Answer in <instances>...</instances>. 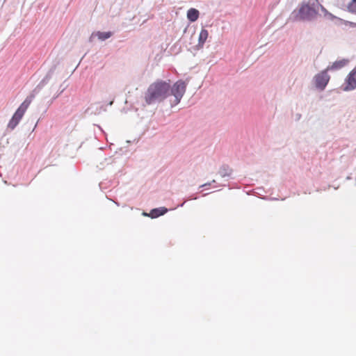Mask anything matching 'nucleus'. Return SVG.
<instances>
[{
  "label": "nucleus",
  "instance_id": "obj_1",
  "mask_svg": "<svg viewBox=\"0 0 356 356\" xmlns=\"http://www.w3.org/2000/svg\"><path fill=\"white\" fill-rule=\"evenodd\" d=\"M170 85L166 81H157L148 86L145 92L146 104L149 105L155 102H161L169 95Z\"/></svg>",
  "mask_w": 356,
  "mask_h": 356
},
{
  "label": "nucleus",
  "instance_id": "obj_2",
  "mask_svg": "<svg viewBox=\"0 0 356 356\" xmlns=\"http://www.w3.org/2000/svg\"><path fill=\"white\" fill-rule=\"evenodd\" d=\"M33 99V95H30L19 105V108H17V111L13 113V117H11L10 120H9L8 124H7L8 129L13 130L15 129L25 114V112L27 111L28 107H29Z\"/></svg>",
  "mask_w": 356,
  "mask_h": 356
},
{
  "label": "nucleus",
  "instance_id": "obj_3",
  "mask_svg": "<svg viewBox=\"0 0 356 356\" xmlns=\"http://www.w3.org/2000/svg\"><path fill=\"white\" fill-rule=\"evenodd\" d=\"M185 83L182 81H177L172 88H170V92H172V95L175 97V103L176 104L180 102L181 99L183 97V95L185 92Z\"/></svg>",
  "mask_w": 356,
  "mask_h": 356
},
{
  "label": "nucleus",
  "instance_id": "obj_4",
  "mask_svg": "<svg viewBox=\"0 0 356 356\" xmlns=\"http://www.w3.org/2000/svg\"><path fill=\"white\" fill-rule=\"evenodd\" d=\"M329 81L330 76L327 75V72H325V71H321L314 76L315 87L320 89L321 90H323L324 88H325V86L327 85Z\"/></svg>",
  "mask_w": 356,
  "mask_h": 356
},
{
  "label": "nucleus",
  "instance_id": "obj_5",
  "mask_svg": "<svg viewBox=\"0 0 356 356\" xmlns=\"http://www.w3.org/2000/svg\"><path fill=\"white\" fill-rule=\"evenodd\" d=\"M356 88V68L352 70L346 79V86L343 87V91H350Z\"/></svg>",
  "mask_w": 356,
  "mask_h": 356
},
{
  "label": "nucleus",
  "instance_id": "obj_6",
  "mask_svg": "<svg viewBox=\"0 0 356 356\" xmlns=\"http://www.w3.org/2000/svg\"><path fill=\"white\" fill-rule=\"evenodd\" d=\"M348 62V61L347 59L337 60L334 62L332 65L327 66V68H325V70H323V72H325V73H327L328 71L339 70L341 68L346 66Z\"/></svg>",
  "mask_w": 356,
  "mask_h": 356
},
{
  "label": "nucleus",
  "instance_id": "obj_7",
  "mask_svg": "<svg viewBox=\"0 0 356 356\" xmlns=\"http://www.w3.org/2000/svg\"><path fill=\"white\" fill-rule=\"evenodd\" d=\"M314 14V9L308 5H304L299 9V15L301 19H309Z\"/></svg>",
  "mask_w": 356,
  "mask_h": 356
},
{
  "label": "nucleus",
  "instance_id": "obj_8",
  "mask_svg": "<svg viewBox=\"0 0 356 356\" xmlns=\"http://www.w3.org/2000/svg\"><path fill=\"white\" fill-rule=\"evenodd\" d=\"M186 17H188V21L191 22H194L198 19L199 17V11L195 8H190L188 10V13H186Z\"/></svg>",
  "mask_w": 356,
  "mask_h": 356
},
{
  "label": "nucleus",
  "instance_id": "obj_9",
  "mask_svg": "<svg viewBox=\"0 0 356 356\" xmlns=\"http://www.w3.org/2000/svg\"><path fill=\"white\" fill-rule=\"evenodd\" d=\"M207 37H209V32L207 29H202L200 33V37H198V47L202 48L205 41H207Z\"/></svg>",
  "mask_w": 356,
  "mask_h": 356
},
{
  "label": "nucleus",
  "instance_id": "obj_10",
  "mask_svg": "<svg viewBox=\"0 0 356 356\" xmlns=\"http://www.w3.org/2000/svg\"><path fill=\"white\" fill-rule=\"evenodd\" d=\"M167 212V209L165 207H159L157 209H152L150 211L149 216L152 218L159 217L164 215Z\"/></svg>",
  "mask_w": 356,
  "mask_h": 356
},
{
  "label": "nucleus",
  "instance_id": "obj_11",
  "mask_svg": "<svg viewBox=\"0 0 356 356\" xmlns=\"http://www.w3.org/2000/svg\"><path fill=\"white\" fill-rule=\"evenodd\" d=\"M94 35L97 36V38H99V40H105L112 35V33L110 31H108V32L97 31L95 33H94Z\"/></svg>",
  "mask_w": 356,
  "mask_h": 356
},
{
  "label": "nucleus",
  "instance_id": "obj_12",
  "mask_svg": "<svg viewBox=\"0 0 356 356\" xmlns=\"http://www.w3.org/2000/svg\"><path fill=\"white\" fill-rule=\"evenodd\" d=\"M348 11L356 15V0H351L347 6Z\"/></svg>",
  "mask_w": 356,
  "mask_h": 356
}]
</instances>
